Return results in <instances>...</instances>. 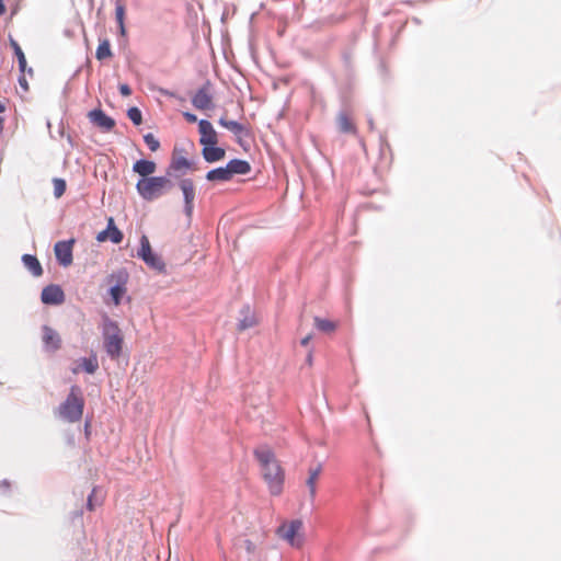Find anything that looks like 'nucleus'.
<instances>
[{
  "mask_svg": "<svg viewBox=\"0 0 561 561\" xmlns=\"http://www.w3.org/2000/svg\"><path fill=\"white\" fill-rule=\"evenodd\" d=\"M261 465L262 473L272 495H279L283 491L284 471L268 448H260L254 451Z\"/></svg>",
  "mask_w": 561,
  "mask_h": 561,
  "instance_id": "1",
  "label": "nucleus"
},
{
  "mask_svg": "<svg viewBox=\"0 0 561 561\" xmlns=\"http://www.w3.org/2000/svg\"><path fill=\"white\" fill-rule=\"evenodd\" d=\"M85 400L81 388L71 386L66 399L56 408L55 415L68 423L80 422L83 415Z\"/></svg>",
  "mask_w": 561,
  "mask_h": 561,
  "instance_id": "2",
  "label": "nucleus"
},
{
  "mask_svg": "<svg viewBox=\"0 0 561 561\" xmlns=\"http://www.w3.org/2000/svg\"><path fill=\"white\" fill-rule=\"evenodd\" d=\"M172 187V182L167 176H151L140 179L136 184L138 194L145 201H154L163 196Z\"/></svg>",
  "mask_w": 561,
  "mask_h": 561,
  "instance_id": "3",
  "label": "nucleus"
},
{
  "mask_svg": "<svg viewBox=\"0 0 561 561\" xmlns=\"http://www.w3.org/2000/svg\"><path fill=\"white\" fill-rule=\"evenodd\" d=\"M104 348L108 356L116 359L121 356L124 337L123 333L115 321L105 319L103 324Z\"/></svg>",
  "mask_w": 561,
  "mask_h": 561,
  "instance_id": "4",
  "label": "nucleus"
},
{
  "mask_svg": "<svg viewBox=\"0 0 561 561\" xmlns=\"http://www.w3.org/2000/svg\"><path fill=\"white\" fill-rule=\"evenodd\" d=\"M304 524L300 519L285 520L276 529V535L294 548L304 545Z\"/></svg>",
  "mask_w": 561,
  "mask_h": 561,
  "instance_id": "5",
  "label": "nucleus"
},
{
  "mask_svg": "<svg viewBox=\"0 0 561 561\" xmlns=\"http://www.w3.org/2000/svg\"><path fill=\"white\" fill-rule=\"evenodd\" d=\"M127 282L128 273L124 270H118L107 277V283L111 285L110 295L115 306L121 304L122 298L127 293Z\"/></svg>",
  "mask_w": 561,
  "mask_h": 561,
  "instance_id": "6",
  "label": "nucleus"
},
{
  "mask_svg": "<svg viewBox=\"0 0 561 561\" xmlns=\"http://www.w3.org/2000/svg\"><path fill=\"white\" fill-rule=\"evenodd\" d=\"M138 256L151 268L163 272L165 264L163 261L152 252L149 239L147 236L140 238V249L138 250Z\"/></svg>",
  "mask_w": 561,
  "mask_h": 561,
  "instance_id": "7",
  "label": "nucleus"
},
{
  "mask_svg": "<svg viewBox=\"0 0 561 561\" xmlns=\"http://www.w3.org/2000/svg\"><path fill=\"white\" fill-rule=\"evenodd\" d=\"M192 104L195 108L201 111L210 110L214 107L211 83L205 82L192 96Z\"/></svg>",
  "mask_w": 561,
  "mask_h": 561,
  "instance_id": "8",
  "label": "nucleus"
},
{
  "mask_svg": "<svg viewBox=\"0 0 561 561\" xmlns=\"http://www.w3.org/2000/svg\"><path fill=\"white\" fill-rule=\"evenodd\" d=\"M73 244H75V239H70L68 241L56 242V244L54 247V252H55L56 259L60 265L67 267L72 264Z\"/></svg>",
  "mask_w": 561,
  "mask_h": 561,
  "instance_id": "9",
  "label": "nucleus"
},
{
  "mask_svg": "<svg viewBox=\"0 0 561 561\" xmlns=\"http://www.w3.org/2000/svg\"><path fill=\"white\" fill-rule=\"evenodd\" d=\"M191 169V162L184 154V149L175 147L172 152L171 163L167 170L168 175H172L175 172L184 173Z\"/></svg>",
  "mask_w": 561,
  "mask_h": 561,
  "instance_id": "10",
  "label": "nucleus"
},
{
  "mask_svg": "<svg viewBox=\"0 0 561 561\" xmlns=\"http://www.w3.org/2000/svg\"><path fill=\"white\" fill-rule=\"evenodd\" d=\"M198 131L201 135L199 144L203 147L218 144V134L209 121L201 119L198 122Z\"/></svg>",
  "mask_w": 561,
  "mask_h": 561,
  "instance_id": "11",
  "label": "nucleus"
},
{
  "mask_svg": "<svg viewBox=\"0 0 561 561\" xmlns=\"http://www.w3.org/2000/svg\"><path fill=\"white\" fill-rule=\"evenodd\" d=\"M123 232L115 226L113 217L107 219V228L96 234L98 242L111 240L113 243L118 244L123 241Z\"/></svg>",
  "mask_w": 561,
  "mask_h": 561,
  "instance_id": "12",
  "label": "nucleus"
},
{
  "mask_svg": "<svg viewBox=\"0 0 561 561\" xmlns=\"http://www.w3.org/2000/svg\"><path fill=\"white\" fill-rule=\"evenodd\" d=\"M42 331V341L45 350L48 352H57L62 343L59 333L49 325H44Z\"/></svg>",
  "mask_w": 561,
  "mask_h": 561,
  "instance_id": "13",
  "label": "nucleus"
},
{
  "mask_svg": "<svg viewBox=\"0 0 561 561\" xmlns=\"http://www.w3.org/2000/svg\"><path fill=\"white\" fill-rule=\"evenodd\" d=\"M41 299L46 305H60L65 301V293L58 285H48L42 290Z\"/></svg>",
  "mask_w": 561,
  "mask_h": 561,
  "instance_id": "14",
  "label": "nucleus"
},
{
  "mask_svg": "<svg viewBox=\"0 0 561 561\" xmlns=\"http://www.w3.org/2000/svg\"><path fill=\"white\" fill-rule=\"evenodd\" d=\"M266 538V533L263 529L252 533V538L243 539L240 547L243 548L247 554L254 556L257 553L259 546H261Z\"/></svg>",
  "mask_w": 561,
  "mask_h": 561,
  "instance_id": "15",
  "label": "nucleus"
},
{
  "mask_svg": "<svg viewBox=\"0 0 561 561\" xmlns=\"http://www.w3.org/2000/svg\"><path fill=\"white\" fill-rule=\"evenodd\" d=\"M88 117L95 126L105 131H110L115 126V121L107 116L102 110L90 111Z\"/></svg>",
  "mask_w": 561,
  "mask_h": 561,
  "instance_id": "16",
  "label": "nucleus"
},
{
  "mask_svg": "<svg viewBox=\"0 0 561 561\" xmlns=\"http://www.w3.org/2000/svg\"><path fill=\"white\" fill-rule=\"evenodd\" d=\"M180 188L183 192L185 201V211L191 216L193 211V202L195 198V186L191 179H184L180 182Z\"/></svg>",
  "mask_w": 561,
  "mask_h": 561,
  "instance_id": "17",
  "label": "nucleus"
},
{
  "mask_svg": "<svg viewBox=\"0 0 561 561\" xmlns=\"http://www.w3.org/2000/svg\"><path fill=\"white\" fill-rule=\"evenodd\" d=\"M336 124H337L339 130L343 134L355 135L357 133V128H356L355 123L353 122L352 116L345 112H341L336 116Z\"/></svg>",
  "mask_w": 561,
  "mask_h": 561,
  "instance_id": "18",
  "label": "nucleus"
},
{
  "mask_svg": "<svg viewBox=\"0 0 561 561\" xmlns=\"http://www.w3.org/2000/svg\"><path fill=\"white\" fill-rule=\"evenodd\" d=\"M202 152H203L204 159L209 163L220 161L226 156L225 149L217 147V145L204 146Z\"/></svg>",
  "mask_w": 561,
  "mask_h": 561,
  "instance_id": "19",
  "label": "nucleus"
},
{
  "mask_svg": "<svg viewBox=\"0 0 561 561\" xmlns=\"http://www.w3.org/2000/svg\"><path fill=\"white\" fill-rule=\"evenodd\" d=\"M133 170L139 174L141 179L151 178L150 175L157 170V164L150 160H138L134 163Z\"/></svg>",
  "mask_w": 561,
  "mask_h": 561,
  "instance_id": "20",
  "label": "nucleus"
},
{
  "mask_svg": "<svg viewBox=\"0 0 561 561\" xmlns=\"http://www.w3.org/2000/svg\"><path fill=\"white\" fill-rule=\"evenodd\" d=\"M231 178L236 174L244 175L250 172L251 165L248 161L233 159L227 163Z\"/></svg>",
  "mask_w": 561,
  "mask_h": 561,
  "instance_id": "21",
  "label": "nucleus"
},
{
  "mask_svg": "<svg viewBox=\"0 0 561 561\" xmlns=\"http://www.w3.org/2000/svg\"><path fill=\"white\" fill-rule=\"evenodd\" d=\"M321 472H322V466L321 465H317L316 467L310 468L309 471H308L309 477H308L306 483H307V485L309 488V492H310L311 499H314V496H316L317 481H318Z\"/></svg>",
  "mask_w": 561,
  "mask_h": 561,
  "instance_id": "22",
  "label": "nucleus"
},
{
  "mask_svg": "<svg viewBox=\"0 0 561 561\" xmlns=\"http://www.w3.org/2000/svg\"><path fill=\"white\" fill-rule=\"evenodd\" d=\"M22 261L25 267L32 273L33 276L39 277L43 274V268L36 256L24 254Z\"/></svg>",
  "mask_w": 561,
  "mask_h": 561,
  "instance_id": "23",
  "label": "nucleus"
},
{
  "mask_svg": "<svg viewBox=\"0 0 561 561\" xmlns=\"http://www.w3.org/2000/svg\"><path fill=\"white\" fill-rule=\"evenodd\" d=\"M99 368L98 359L95 356L84 357L80 359V364L72 368L73 374H78L80 369H83L88 374H94Z\"/></svg>",
  "mask_w": 561,
  "mask_h": 561,
  "instance_id": "24",
  "label": "nucleus"
},
{
  "mask_svg": "<svg viewBox=\"0 0 561 561\" xmlns=\"http://www.w3.org/2000/svg\"><path fill=\"white\" fill-rule=\"evenodd\" d=\"M206 179L208 181L228 182L232 178L230 175L228 167L226 165V167H220V168L210 170L209 172H207Z\"/></svg>",
  "mask_w": 561,
  "mask_h": 561,
  "instance_id": "25",
  "label": "nucleus"
},
{
  "mask_svg": "<svg viewBox=\"0 0 561 561\" xmlns=\"http://www.w3.org/2000/svg\"><path fill=\"white\" fill-rule=\"evenodd\" d=\"M218 123L220 126L227 128L228 130H230L232 134H234L237 136L243 134L247 130L244 125H242L236 121L228 119L226 115H222L219 118Z\"/></svg>",
  "mask_w": 561,
  "mask_h": 561,
  "instance_id": "26",
  "label": "nucleus"
},
{
  "mask_svg": "<svg viewBox=\"0 0 561 561\" xmlns=\"http://www.w3.org/2000/svg\"><path fill=\"white\" fill-rule=\"evenodd\" d=\"M313 322H314V327L319 331L324 332V333H332L337 328V322L329 320V319H323L320 317H316Z\"/></svg>",
  "mask_w": 561,
  "mask_h": 561,
  "instance_id": "27",
  "label": "nucleus"
},
{
  "mask_svg": "<svg viewBox=\"0 0 561 561\" xmlns=\"http://www.w3.org/2000/svg\"><path fill=\"white\" fill-rule=\"evenodd\" d=\"M113 54L110 41L107 38L101 41L95 51L96 59L104 60L111 58Z\"/></svg>",
  "mask_w": 561,
  "mask_h": 561,
  "instance_id": "28",
  "label": "nucleus"
},
{
  "mask_svg": "<svg viewBox=\"0 0 561 561\" xmlns=\"http://www.w3.org/2000/svg\"><path fill=\"white\" fill-rule=\"evenodd\" d=\"M115 15H116L117 23L119 25L121 33L125 34V25H124L125 4L119 0L116 2Z\"/></svg>",
  "mask_w": 561,
  "mask_h": 561,
  "instance_id": "29",
  "label": "nucleus"
},
{
  "mask_svg": "<svg viewBox=\"0 0 561 561\" xmlns=\"http://www.w3.org/2000/svg\"><path fill=\"white\" fill-rule=\"evenodd\" d=\"M53 185L55 197L60 198L66 192V181L64 179L55 178L53 179Z\"/></svg>",
  "mask_w": 561,
  "mask_h": 561,
  "instance_id": "30",
  "label": "nucleus"
},
{
  "mask_svg": "<svg viewBox=\"0 0 561 561\" xmlns=\"http://www.w3.org/2000/svg\"><path fill=\"white\" fill-rule=\"evenodd\" d=\"M102 504V499H98V489L93 488L91 494L88 497V510L94 511L96 506H100Z\"/></svg>",
  "mask_w": 561,
  "mask_h": 561,
  "instance_id": "31",
  "label": "nucleus"
},
{
  "mask_svg": "<svg viewBox=\"0 0 561 561\" xmlns=\"http://www.w3.org/2000/svg\"><path fill=\"white\" fill-rule=\"evenodd\" d=\"M127 116L135 125H140L142 122V115L138 107H130L127 112Z\"/></svg>",
  "mask_w": 561,
  "mask_h": 561,
  "instance_id": "32",
  "label": "nucleus"
},
{
  "mask_svg": "<svg viewBox=\"0 0 561 561\" xmlns=\"http://www.w3.org/2000/svg\"><path fill=\"white\" fill-rule=\"evenodd\" d=\"M12 44H13L14 51H15V55L19 60V67H20L21 71H24L25 67H26V59H25L24 53L22 51V49L18 43L13 42Z\"/></svg>",
  "mask_w": 561,
  "mask_h": 561,
  "instance_id": "33",
  "label": "nucleus"
},
{
  "mask_svg": "<svg viewBox=\"0 0 561 561\" xmlns=\"http://www.w3.org/2000/svg\"><path fill=\"white\" fill-rule=\"evenodd\" d=\"M144 140L151 151H157L160 147L159 140L151 133L146 134Z\"/></svg>",
  "mask_w": 561,
  "mask_h": 561,
  "instance_id": "34",
  "label": "nucleus"
},
{
  "mask_svg": "<svg viewBox=\"0 0 561 561\" xmlns=\"http://www.w3.org/2000/svg\"><path fill=\"white\" fill-rule=\"evenodd\" d=\"M119 92L123 96H129L131 94V89L128 84H121L119 85Z\"/></svg>",
  "mask_w": 561,
  "mask_h": 561,
  "instance_id": "35",
  "label": "nucleus"
},
{
  "mask_svg": "<svg viewBox=\"0 0 561 561\" xmlns=\"http://www.w3.org/2000/svg\"><path fill=\"white\" fill-rule=\"evenodd\" d=\"M184 118L188 122V123H195L197 122V116L193 113H190V112H185L183 114Z\"/></svg>",
  "mask_w": 561,
  "mask_h": 561,
  "instance_id": "36",
  "label": "nucleus"
},
{
  "mask_svg": "<svg viewBox=\"0 0 561 561\" xmlns=\"http://www.w3.org/2000/svg\"><path fill=\"white\" fill-rule=\"evenodd\" d=\"M19 83H20V85L23 88V90H24L25 92H26V91H28V83H27V81H26V79H25V77H24V76H21V77L19 78Z\"/></svg>",
  "mask_w": 561,
  "mask_h": 561,
  "instance_id": "37",
  "label": "nucleus"
},
{
  "mask_svg": "<svg viewBox=\"0 0 561 561\" xmlns=\"http://www.w3.org/2000/svg\"><path fill=\"white\" fill-rule=\"evenodd\" d=\"M312 339V335L311 334H308L307 336H305L301 341H300V344L302 346H307L309 344V342L311 341Z\"/></svg>",
  "mask_w": 561,
  "mask_h": 561,
  "instance_id": "38",
  "label": "nucleus"
},
{
  "mask_svg": "<svg viewBox=\"0 0 561 561\" xmlns=\"http://www.w3.org/2000/svg\"><path fill=\"white\" fill-rule=\"evenodd\" d=\"M251 325V323H247L245 321H241L239 323V329L240 330H245L247 328H249Z\"/></svg>",
  "mask_w": 561,
  "mask_h": 561,
  "instance_id": "39",
  "label": "nucleus"
},
{
  "mask_svg": "<svg viewBox=\"0 0 561 561\" xmlns=\"http://www.w3.org/2000/svg\"><path fill=\"white\" fill-rule=\"evenodd\" d=\"M5 5L3 3V0H0V15L4 14L5 13Z\"/></svg>",
  "mask_w": 561,
  "mask_h": 561,
  "instance_id": "40",
  "label": "nucleus"
},
{
  "mask_svg": "<svg viewBox=\"0 0 561 561\" xmlns=\"http://www.w3.org/2000/svg\"><path fill=\"white\" fill-rule=\"evenodd\" d=\"M5 108V106L3 105V103L0 102V113L3 112Z\"/></svg>",
  "mask_w": 561,
  "mask_h": 561,
  "instance_id": "41",
  "label": "nucleus"
}]
</instances>
